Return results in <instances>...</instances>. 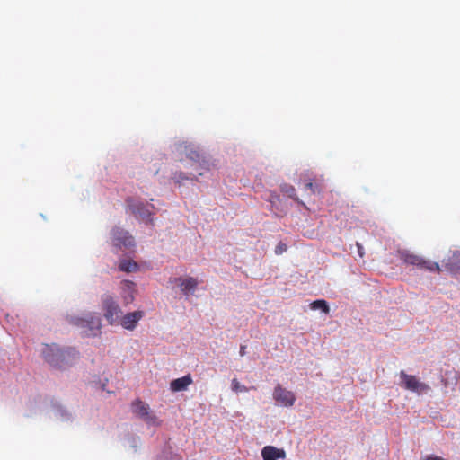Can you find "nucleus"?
<instances>
[{
    "instance_id": "23",
    "label": "nucleus",
    "mask_w": 460,
    "mask_h": 460,
    "mask_svg": "<svg viewBox=\"0 0 460 460\" xmlns=\"http://www.w3.org/2000/svg\"><path fill=\"white\" fill-rule=\"evenodd\" d=\"M245 350H246V346L242 345V346L240 347V355H241V356H244V355H245V353H246V351H245Z\"/></svg>"
},
{
    "instance_id": "20",
    "label": "nucleus",
    "mask_w": 460,
    "mask_h": 460,
    "mask_svg": "<svg viewBox=\"0 0 460 460\" xmlns=\"http://www.w3.org/2000/svg\"><path fill=\"white\" fill-rule=\"evenodd\" d=\"M232 389H233V391H234L236 393L248 392V390H249L245 385H241L236 378H234L232 380Z\"/></svg>"
},
{
    "instance_id": "11",
    "label": "nucleus",
    "mask_w": 460,
    "mask_h": 460,
    "mask_svg": "<svg viewBox=\"0 0 460 460\" xmlns=\"http://www.w3.org/2000/svg\"><path fill=\"white\" fill-rule=\"evenodd\" d=\"M445 270L451 274H457L460 272V252H453L447 259L442 261Z\"/></svg>"
},
{
    "instance_id": "2",
    "label": "nucleus",
    "mask_w": 460,
    "mask_h": 460,
    "mask_svg": "<svg viewBox=\"0 0 460 460\" xmlns=\"http://www.w3.org/2000/svg\"><path fill=\"white\" fill-rule=\"evenodd\" d=\"M398 257L404 264L417 267L420 270L438 273L442 271V269L438 262L426 260L423 257L411 253L406 250L398 251Z\"/></svg>"
},
{
    "instance_id": "10",
    "label": "nucleus",
    "mask_w": 460,
    "mask_h": 460,
    "mask_svg": "<svg viewBox=\"0 0 460 460\" xmlns=\"http://www.w3.org/2000/svg\"><path fill=\"white\" fill-rule=\"evenodd\" d=\"M131 213L142 220L152 221V212L141 202H135L132 199H127Z\"/></svg>"
},
{
    "instance_id": "12",
    "label": "nucleus",
    "mask_w": 460,
    "mask_h": 460,
    "mask_svg": "<svg viewBox=\"0 0 460 460\" xmlns=\"http://www.w3.org/2000/svg\"><path fill=\"white\" fill-rule=\"evenodd\" d=\"M143 317L142 311H135L120 317L121 325L127 330H133L138 321Z\"/></svg>"
},
{
    "instance_id": "4",
    "label": "nucleus",
    "mask_w": 460,
    "mask_h": 460,
    "mask_svg": "<svg viewBox=\"0 0 460 460\" xmlns=\"http://www.w3.org/2000/svg\"><path fill=\"white\" fill-rule=\"evenodd\" d=\"M102 306L106 321L111 325L117 323L121 317L122 311L114 298L110 295H103L102 296Z\"/></svg>"
},
{
    "instance_id": "22",
    "label": "nucleus",
    "mask_w": 460,
    "mask_h": 460,
    "mask_svg": "<svg viewBox=\"0 0 460 460\" xmlns=\"http://www.w3.org/2000/svg\"><path fill=\"white\" fill-rule=\"evenodd\" d=\"M305 188H306V189H308V190H311V192H312L313 194H314V193H316V192H318V191H319L318 186H317V185H315V184H314V183H313V182H311V181H310V182H307V183L305 184Z\"/></svg>"
},
{
    "instance_id": "25",
    "label": "nucleus",
    "mask_w": 460,
    "mask_h": 460,
    "mask_svg": "<svg viewBox=\"0 0 460 460\" xmlns=\"http://www.w3.org/2000/svg\"><path fill=\"white\" fill-rule=\"evenodd\" d=\"M126 284H127V286H128V288H131V286L133 285V283H132V282H127Z\"/></svg>"
},
{
    "instance_id": "6",
    "label": "nucleus",
    "mask_w": 460,
    "mask_h": 460,
    "mask_svg": "<svg viewBox=\"0 0 460 460\" xmlns=\"http://www.w3.org/2000/svg\"><path fill=\"white\" fill-rule=\"evenodd\" d=\"M131 407L132 411L137 416L143 419L147 424H157V418L156 416L151 414L148 404L145 403L139 399H137L132 402Z\"/></svg>"
},
{
    "instance_id": "13",
    "label": "nucleus",
    "mask_w": 460,
    "mask_h": 460,
    "mask_svg": "<svg viewBox=\"0 0 460 460\" xmlns=\"http://www.w3.org/2000/svg\"><path fill=\"white\" fill-rule=\"evenodd\" d=\"M261 456L263 460H278L279 458L284 459L286 453L283 449L277 448L273 446H266L261 450Z\"/></svg>"
},
{
    "instance_id": "16",
    "label": "nucleus",
    "mask_w": 460,
    "mask_h": 460,
    "mask_svg": "<svg viewBox=\"0 0 460 460\" xmlns=\"http://www.w3.org/2000/svg\"><path fill=\"white\" fill-rule=\"evenodd\" d=\"M280 190L288 196L289 198L293 199L294 200L297 201L298 203H302L296 195V189L294 186L288 184V183H283L280 186Z\"/></svg>"
},
{
    "instance_id": "24",
    "label": "nucleus",
    "mask_w": 460,
    "mask_h": 460,
    "mask_svg": "<svg viewBox=\"0 0 460 460\" xmlns=\"http://www.w3.org/2000/svg\"><path fill=\"white\" fill-rule=\"evenodd\" d=\"M357 246L358 247L359 255H360V257H362L363 256V252H362L363 248L358 243H357Z\"/></svg>"
},
{
    "instance_id": "18",
    "label": "nucleus",
    "mask_w": 460,
    "mask_h": 460,
    "mask_svg": "<svg viewBox=\"0 0 460 460\" xmlns=\"http://www.w3.org/2000/svg\"><path fill=\"white\" fill-rule=\"evenodd\" d=\"M311 308L313 310L321 309L323 313L328 314L330 311V307L325 300H315L311 304Z\"/></svg>"
},
{
    "instance_id": "17",
    "label": "nucleus",
    "mask_w": 460,
    "mask_h": 460,
    "mask_svg": "<svg viewBox=\"0 0 460 460\" xmlns=\"http://www.w3.org/2000/svg\"><path fill=\"white\" fill-rule=\"evenodd\" d=\"M119 269L125 272H133L137 269V264L131 260H123L119 265Z\"/></svg>"
},
{
    "instance_id": "19",
    "label": "nucleus",
    "mask_w": 460,
    "mask_h": 460,
    "mask_svg": "<svg viewBox=\"0 0 460 460\" xmlns=\"http://www.w3.org/2000/svg\"><path fill=\"white\" fill-rule=\"evenodd\" d=\"M190 176H187V175H186L184 172H176L174 173L173 179H174V180L176 181V182H178V183H181L182 181H185V180H190V179H191V180H192L193 178L197 179V177H196V175H195V174H193V173H190Z\"/></svg>"
},
{
    "instance_id": "7",
    "label": "nucleus",
    "mask_w": 460,
    "mask_h": 460,
    "mask_svg": "<svg viewBox=\"0 0 460 460\" xmlns=\"http://www.w3.org/2000/svg\"><path fill=\"white\" fill-rule=\"evenodd\" d=\"M186 155L196 164L195 170L198 172V175L201 176L204 174V171L210 170L209 162L207 161L198 150L192 147H186Z\"/></svg>"
},
{
    "instance_id": "21",
    "label": "nucleus",
    "mask_w": 460,
    "mask_h": 460,
    "mask_svg": "<svg viewBox=\"0 0 460 460\" xmlns=\"http://www.w3.org/2000/svg\"><path fill=\"white\" fill-rule=\"evenodd\" d=\"M287 249H288L287 245L280 242L278 243V245L275 248V253L278 255L282 254L283 252H285L287 251Z\"/></svg>"
},
{
    "instance_id": "15",
    "label": "nucleus",
    "mask_w": 460,
    "mask_h": 460,
    "mask_svg": "<svg viewBox=\"0 0 460 460\" xmlns=\"http://www.w3.org/2000/svg\"><path fill=\"white\" fill-rule=\"evenodd\" d=\"M178 281L180 282L181 291L185 294L193 291L198 286L197 279L192 277H188L186 279H178Z\"/></svg>"
},
{
    "instance_id": "3",
    "label": "nucleus",
    "mask_w": 460,
    "mask_h": 460,
    "mask_svg": "<svg viewBox=\"0 0 460 460\" xmlns=\"http://www.w3.org/2000/svg\"><path fill=\"white\" fill-rule=\"evenodd\" d=\"M72 323L82 329V334L87 337L96 336L100 333L101 319L93 314H86L83 317H74Z\"/></svg>"
},
{
    "instance_id": "1",
    "label": "nucleus",
    "mask_w": 460,
    "mask_h": 460,
    "mask_svg": "<svg viewBox=\"0 0 460 460\" xmlns=\"http://www.w3.org/2000/svg\"><path fill=\"white\" fill-rule=\"evenodd\" d=\"M42 354L49 365L58 368H65L72 365L78 358V353L74 349H62L56 344L46 345Z\"/></svg>"
},
{
    "instance_id": "14",
    "label": "nucleus",
    "mask_w": 460,
    "mask_h": 460,
    "mask_svg": "<svg viewBox=\"0 0 460 460\" xmlns=\"http://www.w3.org/2000/svg\"><path fill=\"white\" fill-rule=\"evenodd\" d=\"M193 382L192 377L190 374L172 380L170 384V388L172 392H181L188 388Z\"/></svg>"
},
{
    "instance_id": "9",
    "label": "nucleus",
    "mask_w": 460,
    "mask_h": 460,
    "mask_svg": "<svg viewBox=\"0 0 460 460\" xmlns=\"http://www.w3.org/2000/svg\"><path fill=\"white\" fill-rule=\"evenodd\" d=\"M111 235L115 246L129 248L134 245V238L119 227H114L111 231Z\"/></svg>"
},
{
    "instance_id": "5",
    "label": "nucleus",
    "mask_w": 460,
    "mask_h": 460,
    "mask_svg": "<svg viewBox=\"0 0 460 460\" xmlns=\"http://www.w3.org/2000/svg\"><path fill=\"white\" fill-rule=\"evenodd\" d=\"M400 377L402 379V386L406 390L422 394L427 393L430 389L429 385L420 382L415 376L408 375L404 371L400 372Z\"/></svg>"
},
{
    "instance_id": "8",
    "label": "nucleus",
    "mask_w": 460,
    "mask_h": 460,
    "mask_svg": "<svg viewBox=\"0 0 460 460\" xmlns=\"http://www.w3.org/2000/svg\"><path fill=\"white\" fill-rule=\"evenodd\" d=\"M274 400L286 407H291L296 402V396L293 392L277 385L273 391Z\"/></svg>"
}]
</instances>
